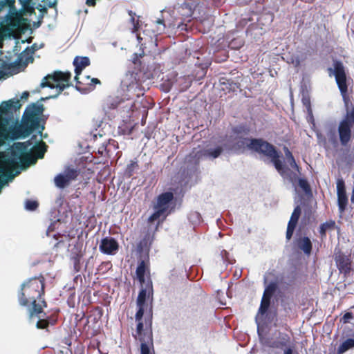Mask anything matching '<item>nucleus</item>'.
<instances>
[{
    "instance_id": "7",
    "label": "nucleus",
    "mask_w": 354,
    "mask_h": 354,
    "mask_svg": "<svg viewBox=\"0 0 354 354\" xmlns=\"http://www.w3.org/2000/svg\"><path fill=\"white\" fill-rule=\"evenodd\" d=\"M71 74L68 72L55 71L53 74L48 75L41 83V87L48 86L55 89V93L50 97H56L66 88L70 86L69 81Z\"/></svg>"
},
{
    "instance_id": "21",
    "label": "nucleus",
    "mask_w": 354,
    "mask_h": 354,
    "mask_svg": "<svg viewBox=\"0 0 354 354\" xmlns=\"http://www.w3.org/2000/svg\"><path fill=\"white\" fill-rule=\"evenodd\" d=\"M181 9L185 10V12H182V15L184 17H190L193 13L194 5L189 4V3H185L182 5Z\"/></svg>"
},
{
    "instance_id": "11",
    "label": "nucleus",
    "mask_w": 354,
    "mask_h": 354,
    "mask_svg": "<svg viewBox=\"0 0 354 354\" xmlns=\"http://www.w3.org/2000/svg\"><path fill=\"white\" fill-rule=\"evenodd\" d=\"M338 206L340 212H344L348 203L345 184L342 179H338L336 183Z\"/></svg>"
},
{
    "instance_id": "38",
    "label": "nucleus",
    "mask_w": 354,
    "mask_h": 354,
    "mask_svg": "<svg viewBox=\"0 0 354 354\" xmlns=\"http://www.w3.org/2000/svg\"><path fill=\"white\" fill-rule=\"evenodd\" d=\"M284 354H292V351L290 348H287L284 351Z\"/></svg>"
},
{
    "instance_id": "34",
    "label": "nucleus",
    "mask_w": 354,
    "mask_h": 354,
    "mask_svg": "<svg viewBox=\"0 0 354 354\" xmlns=\"http://www.w3.org/2000/svg\"><path fill=\"white\" fill-rule=\"evenodd\" d=\"M28 96H29V93H28V92H27V91H24V92L21 94V100H27V99H28Z\"/></svg>"
},
{
    "instance_id": "39",
    "label": "nucleus",
    "mask_w": 354,
    "mask_h": 354,
    "mask_svg": "<svg viewBox=\"0 0 354 354\" xmlns=\"http://www.w3.org/2000/svg\"><path fill=\"white\" fill-rule=\"evenodd\" d=\"M221 255H222L223 258H227V251L223 250V251L221 252Z\"/></svg>"
},
{
    "instance_id": "24",
    "label": "nucleus",
    "mask_w": 354,
    "mask_h": 354,
    "mask_svg": "<svg viewBox=\"0 0 354 354\" xmlns=\"http://www.w3.org/2000/svg\"><path fill=\"white\" fill-rule=\"evenodd\" d=\"M38 206V203L35 201H27L25 203V208L29 211H33L36 209Z\"/></svg>"
},
{
    "instance_id": "6",
    "label": "nucleus",
    "mask_w": 354,
    "mask_h": 354,
    "mask_svg": "<svg viewBox=\"0 0 354 354\" xmlns=\"http://www.w3.org/2000/svg\"><path fill=\"white\" fill-rule=\"evenodd\" d=\"M173 197V194L171 192H166L158 196L157 203L153 207L154 212L148 219L151 229L156 230L159 223L167 216Z\"/></svg>"
},
{
    "instance_id": "13",
    "label": "nucleus",
    "mask_w": 354,
    "mask_h": 354,
    "mask_svg": "<svg viewBox=\"0 0 354 354\" xmlns=\"http://www.w3.org/2000/svg\"><path fill=\"white\" fill-rule=\"evenodd\" d=\"M73 64L75 66V80L78 81V75L81 73L82 71L90 64V60L87 57H76L74 59Z\"/></svg>"
},
{
    "instance_id": "14",
    "label": "nucleus",
    "mask_w": 354,
    "mask_h": 354,
    "mask_svg": "<svg viewBox=\"0 0 354 354\" xmlns=\"http://www.w3.org/2000/svg\"><path fill=\"white\" fill-rule=\"evenodd\" d=\"M222 149L220 147L214 148H209L205 149L203 151H200V154L198 156V158H209L214 159L217 158L221 153Z\"/></svg>"
},
{
    "instance_id": "16",
    "label": "nucleus",
    "mask_w": 354,
    "mask_h": 354,
    "mask_svg": "<svg viewBox=\"0 0 354 354\" xmlns=\"http://www.w3.org/2000/svg\"><path fill=\"white\" fill-rule=\"evenodd\" d=\"M297 244L299 248L302 250L304 253L309 254L311 252V242L308 237H301L298 239Z\"/></svg>"
},
{
    "instance_id": "3",
    "label": "nucleus",
    "mask_w": 354,
    "mask_h": 354,
    "mask_svg": "<svg viewBox=\"0 0 354 354\" xmlns=\"http://www.w3.org/2000/svg\"><path fill=\"white\" fill-rule=\"evenodd\" d=\"M329 75L335 76L337 84L345 102L347 113L339 125V136L342 145H346L354 136V108L349 110L346 99L347 83L345 70L339 62H334L333 67L328 69Z\"/></svg>"
},
{
    "instance_id": "27",
    "label": "nucleus",
    "mask_w": 354,
    "mask_h": 354,
    "mask_svg": "<svg viewBox=\"0 0 354 354\" xmlns=\"http://www.w3.org/2000/svg\"><path fill=\"white\" fill-rule=\"evenodd\" d=\"M299 186L306 192H310V187L307 181L303 178H300L298 180Z\"/></svg>"
},
{
    "instance_id": "42",
    "label": "nucleus",
    "mask_w": 354,
    "mask_h": 354,
    "mask_svg": "<svg viewBox=\"0 0 354 354\" xmlns=\"http://www.w3.org/2000/svg\"><path fill=\"white\" fill-rule=\"evenodd\" d=\"M51 227L52 226H50L49 228H48V232H49L50 230H51Z\"/></svg>"
},
{
    "instance_id": "36",
    "label": "nucleus",
    "mask_w": 354,
    "mask_h": 354,
    "mask_svg": "<svg viewBox=\"0 0 354 354\" xmlns=\"http://www.w3.org/2000/svg\"><path fill=\"white\" fill-rule=\"evenodd\" d=\"M157 23L162 26V28H159V30H162L164 29V24L161 20L157 21Z\"/></svg>"
},
{
    "instance_id": "37",
    "label": "nucleus",
    "mask_w": 354,
    "mask_h": 354,
    "mask_svg": "<svg viewBox=\"0 0 354 354\" xmlns=\"http://www.w3.org/2000/svg\"><path fill=\"white\" fill-rule=\"evenodd\" d=\"M351 317V315L350 313H346L344 316V319H345V321H346L348 319H349Z\"/></svg>"
},
{
    "instance_id": "20",
    "label": "nucleus",
    "mask_w": 354,
    "mask_h": 354,
    "mask_svg": "<svg viewBox=\"0 0 354 354\" xmlns=\"http://www.w3.org/2000/svg\"><path fill=\"white\" fill-rule=\"evenodd\" d=\"M300 214H301V209L299 206H297L295 208V209L291 215V217H290V219L289 221L288 225L295 227L297 223L298 219L299 218Z\"/></svg>"
},
{
    "instance_id": "8",
    "label": "nucleus",
    "mask_w": 354,
    "mask_h": 354,
    "mask_svg": "<svg viewBox=\"0 0 354 354\" xmlns=\"http://www.w3.org/2000/svg\"><path fill=\"white\" fill-rule=\"evenodd\" d=\"M276 289V286L274 283H271L265 288L263 295L261 299V306L258 312V314L256 317V322L258 325H259V319L263 315V314L266 312L267 309L270 305V299L274 293Z\"/></svg>"
},
{
    "instance_id": "26",
    "label": "nucleus",
    "mask_w": 354,
    "mask_h": 354,
    "mask_svg": "<svg viewBox=\"0 0 354 354\" xmlns=\"http://www.w3.org/2000/svg\"><path fill=\"white\" fill-rule=\"evenodd\" d=\"M288 63L292 64L294 66L297 67L300 64V59L297 55H292L288 58Z\"/></svg>"
},
{
    "instance_id": "18",
    "label": "nucleus",
    "mask_w": 354,
    "mask_h": 354,
    "mask_svg": "<svg viewBox=\"0 0 354 354\" xmlns=\"http://www.w3.org/2000/svg\"><path fill=\"white\" fill-rule=\"evenodd\" d=\"M32 52L28 48H26L19 56V61L24 64H28L33 61L32 56Z\"/></svg>"
},
{
    "instance_id": "40",
    "label": "nucleus",
    "mask_w": 354,
    "mask_h": 354,
    "mask_svg": "<svg viewBox=\"0 0 354 354\" xmlns=\"http://www.w3.org/2000/svg\"><path fill=\"white\" fill-rule=\"evenodd\" d=\"M236 87V84H233L232 85V89L234 90V88Z\"/></svg>"
},
{
    "instance_id": "1",
    "label": "nucleus",
    "mask_w": 354,
    "mask_h": 354,
    "mask_svg": "<svg viewBox=\"0 0 354 354\" xmlns=\"http://www.w3.org/2000/svg\"><path fill=\"white\" fill-rule=\"evenodd\" d=\"M21 104L17 98L2 102L0 104V147L6 142L16 140L21 136H28L36 131L41 135L44 127L41 124L39 116L44 111V106L34 103L28 106L25 110L22 126L11 122L8 116L19 110Z\"/></svg>"
},
{
    "instance_id": "5",
    "label": "nucleus",
    "mask_w": 354,
    "mask_h": 354,
    "mask_svg": "<svg viewBox=\"0 0 354 354\" xmlns=\"http://www.w3.org/2000/svg\"><path fill=\"white\" fill-rule=\"evenodd\" d=\"M15 0H0V12L9 7L8 13L0 18V35L2 33L11 34L17 31L22 25V14L14 7Z\"/></svg>"
},
{
    "instance_id": "17",
    "label": "nucleus",
    "mask_w": 354,
    "mask_h": 354,
    "mask_svg": "<svg viewBox=\"0 0 354 354\" xmlns=\"http://www.w3.org/2000/svg\"><path fill=\"white\" fill-rule=\"evenodd\" d=\"M147 267L144 262V261H142L139 265L138 266V268L136 269V277L139 281L142 283L145 281V274L146 273Z\"/></svg>"
},
{
    "instance_id": "41",
    "label": "nucleus",
    "mask_w": 354,
    "mask_h": 354,
    "mask_svg": "<svg viewBox=\"0 0 354 354\" xmlns=\"http://www.w3.org/2000/svg\"><path fill=\"white\" fill-rule=\"evenodd\" d=\"M85 78L87 80H90V77L89 76H86Z\"/></svg>"
},
{
    "instance_id": "30",
    "label": "nucleus",
    "mask_w": 354,
    "mask_h": 354,
    "mask_svg": "<svg viewBox=\"0 0 354 354\" xmlns=\"http://www.w3.org/2000/svg\"><path fill=\"white\" fill-rule=\"evenodd\" d=\"M287 163H288L292 167L296 169L297 170L299 169V167L297 165L295 162V160L293 157H290V158H288L286 160Z\"/></svg>"
},
{
    "instance_id": "12",
    "label": "nucleus",
    "mask_w": 354,
    "mask_h": 354,
    "mask_svg": "<svg viewBox=\"0 0 354 354\" xmlns=\"http://www.w3.org/2000/svg\"><path fill=\"white\" fill-rule=\"evenodd\" d=\"M141 354H153V344L151 330H147L143 337H140Z\"/></svg>"
},
{
    "instance_id": "35",
    "label": "nucleus",
    "mask_w": 354,
    "mask_h": 354,
    "mask_svg": "<svg viewBox=\"0 0 354 354\" xmlns=\"http://www.w3.org/2000/svg\"><path fill=\"white\" fill-rule=\"evenodd\" d=\"M199 216H200L199 214L197 212H195L191 215V218L192 219L193 218H196L199 220Z\"/></svg>"
},
{
    "instance_id": "23",
    "label": "nucleus",
    "mask_w": 354,
    "mask_h": 354,
    "mask_svg": "<svg viewBox=\"0 0 354 354\" xmlns=\"http://www.w3.org/2000/svg\"><path fill=\"white\" fill-rule=\"evenodd\" d=\"M137 306H138V310L136 314V321L139 322L141 320V319L143 316L144 312L146 310H147V308H149V307L144 306L142 305H137Z\"/></svg>"
},
{
    "instance_id": "28",
    "label": "nucleus",
    "mask_w": 354,
    "mask_h": 354,
    "mask_svg": "<svg viewBox=\"0 0 354 354\" xmlns=\"http://www.w3.org/2000/svg\"><path fill=\"white\" fill-rule=\"evenodd\" d=\"M326 133H327V136H328V138L329 139V141L331 143H335V140H336V135H335V129H328L327 130Z\"/></svg>"
},
{
    "instance_id": "19",
    "label": "nucleus",
    "mask_w": 354,
    "mask_h": 354,
    "mask_svg": "<svg viewBox=\"0 0 354 354\" xmlns=\"http://www.w3.org/2000/svg\"><path fill=\"white\" fill-rule=\"evenodd\" d=\"M353 348H354V339H348L339 346L337 353L338 354H342Z\"/></svg>"
},
{
    "instance_id": "25",
    "label": "nucleus",
    "mask_w": 354,
    "mask_h": 354,
    "mask_svg": "<svg viewBox=\"0 0 354 354\" xmlns=\"http://www.w3.org/2000/svg\"><path fill=\"white\" fill-rule=\"evenodd\" d=\"M147 330H151L150 328H146L145 330H143V324L142 323L139 321L138 326H137V330H136V337L140 339V337H143L144 333Z\"/></svg>"
},
{
    "instance_id": "2",
    "label": "nucleus",
    "mask_w": 354,
    "mask_h": 354,
    "mask_svg": "<svg viewBox=\"0 0 354 354\" xmlns=\"http://www.w3.org/2000/svg\"><path fill=\"white\" fill-rule=\"evenodd\" d=\"M44 292V283L41 278H32L24 281L18 293L20 305L28 307L29 321L35 324L39 329L46 328L48 326L44 308L46 302L41 298Z\"/></svg>"
},
{
    "instance_id": "29",
    "label": "nucleus",
    "mask_w": 354,
    "mask_h": 354,
    "mask_svg": "<svg viewBox=\"0 0 354 354\" xmlns=\"http://www.w3.org/2000/svg\"><path fill=\"white\" fill-rule=\"evenodd\" d=\"M295 227L288 225L287 232H286V238H287V239L289 240L292 237L293 232H294V230H295Z\"/></svg>"
},
{
    "instance_id": "15",
    "label": "nucleus",
    "mask_w": 354,
    "mask_h": 354,
    "mask_svg": "<svg viewBox=\"0 0 354 354\" xmlns=\"http://www.w3.org/2000/svg\"><path fill=\"white\" fill-rule=\"evenodd\" d=\"M150 287L148 288L142 289L138 295L137 299V305H142L144 306L149 307V303L151 302L150 299Z\"/></svg>"
},
{
    "instance_id": "33",
    "label": "nucleus",
    "mask_w": 354,
    "mask_h": 354,
    "mask_svg": "<svg viewBox=\"0 0 354 354\" xmlns=\"http://www.w3.org/2000/svg\"><path fill=\"white\" fill-rule=\"evenodd\" d=\"M285 155H286V160L288 158H290V157H293L292 156L291 152L287 148H285Z\"/></svg>"
},
{
    "instance_id": "32",
    "label": "nucleus",
    "mask_w": 354,
    "mask_h": 354,
    "mask_svg": "<svg viewBox=\"0 0 354 354\" xmlns=\"http://www.w3.org/2000/svg\"><path fill=\"white\" fill-rule=\"evenodd\" d=\"M317 138L319 140V142L322 143L324 145H326V140L324 138H322V134L320 133H319V132H317Z\"/></svg>"
},
{
    "instance_id": "31",
    "label": "nucleus",
    "mask_w": 354,
    "mask_h": 354,
    "mask_svg": "<svg viewBox=\"0 0 354 354\" xmlns=\"http://www.w3.org/2000/svg\"><path fill=\"white\" fill-rule=\"evenodd\" d=\"M88 84L91 86H95L96 84H100V81L97 78H91L90 82Z\"/></svg>"
},
{
    "instance_id": "10",
    "label": "nucleus",
    "mask_w": 354,
    "mask_h": 354,
    "mask_svg": "<svg viewBox=\"0 0 354 354\" xmlns=\"http://www.w3.org/2000/svg\"><path fill=\"white\" fill-rule=\"evenodd\" d=\"M77 174L73 169H67L63 173L55 178V183L57 187L63 188L66 186L72 180L75 179Z\"/></svg>"
},
{
    "instance_id": "4",
    "label": "nucleus",
    "mask_w": 354,
    "mask_h": 354,
    "mask_svg": "<svg viewBox=\"0 0 354 354\" xmlns=\"http://www.w3.org/2000/svg\"><path fill=\"white\" fill-rule=\"evenodd\" d=\"M238 147L240 149H248L262 153L274 164L277 170L281 174L284 175V168L281 164V162L279 159V155L275 151L274 148L266 141L258 139H249V138H241L238 142Z\"/></svg>"
},
{
    "instance_id": "22",
    "label": "nucleus",
    "mask_w": 354,
    "mask_h": 354,
    "mask_svg": "<svg viewBox=\"0 0 354 354\" xmlns=\"http://www.w3.org/2000/svg\"><path fill=\"white\" fill-rule=\"evenodd\" d=\"M334 227L335 222L333 221L325 223L322 224L320 227V233L322 234V235H324L328 230L333 228Z\"/></svg>"
},
{
    "instance_id": "9",
    "label": "nucleus",
    "mask_w": 354,
    "mask_h": 354,
    "mask_svg": "<svg viewBox=\"0 0 354 354\" xmlns=\"http://www.w3.org/2000/svg\"><path fill=\"white\" fill-rule=\"evenodd\" d=\"M99 249L103 254L114 255L118 251L119 244L115 239L112 237H105L101 240Z\"/></svg>"
}]
</instances>
